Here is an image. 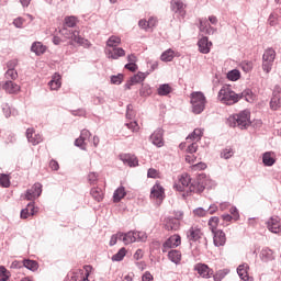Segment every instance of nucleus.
<instances>
[{
	"mask_svg": "<svg viewBox=\"0 0 281 281\" xmlns=\"http://www.w3.org/2000/svg\"><path fill=\"white\" fill-rule=\"evenodd\" d=\"M200 32H203L204 34H214V27L210 25L207 19L200 20Z\"/></svg>",
	"mask_w": 281,
	"mask_h": 281,
	"instance_id": "31",
	"label": "nucleus"
},
{
	"mask_svg": "<svg viewBox=\"0 0 281 281\" xmlns=\"http://www.w3.org/2000/svg\"><path fill=\"white\" fill-rule=\"evenodd\" d=\"M217 100L222 102V104H226L232 106V104H236L239 100H245L246 102H254L256 100V94L251 89H245L241 93H236L229 86H223L217 94Z\"/></svg>",
	"mask_w": 281,
	"mask_h": 281,
	"instance_id": "1",
	"label": "nucleus"
},
{
	"mask_svg": "<svg viewBox=\"0 0 281 281\" xmlns=\"http://www.w3.org/2000/svg\"><path fill=\"white\" fill-rule=\"evenodd\" d=\"M90 194L94 199V201H98V203H100V201L104 199V192L100 188H92L90 190Z\"/></svg>",
	"mask_w": 281,
	"mask_h": 281,
	"instance_id": "37",
	"label": "nucleus"
},
{
	"mask_svg": "<svg viewBox=\"0 0 281 281\" xmlns=\"http://www.w3.org/2000/svg\"><path fill=\"white\" fill-rule=\"evenodd\" d=\"M160 58L164 63H171V60L175 58V50L167 49L161 54Z\"/></svg>",
	"mask_w": 281,
	"mask_h": 281,
	"instance_id": "40",
	"label": "nucleus"
},
{
	"mask_svg": "<svg viewBox=\"0 0 281 281\" xmlns=\"http://www.w3.org/2000/svg\"><path fill=\"white\" fill-rule=\"evenodd\" d=\"M124 196H126V189L124 187H119L113 193L114 203H120Z\"/></svg>",
	"mask_w": 281,
	"mask_h": 281,
	"instance_id": "35",
	"label": "nucleus"
},
{
	"mask_svg": "<svg viewBox=\"0 0 281 281\" xmlns=\"http://www.w3.org/2000/svg\"><path fill=\"white\" fill-rule=\"evenodd\" d=\"M227 78H228V80H232V82H236V80H240V70L233 69V70L228 71Z\"/></svg>",
	"mask_w": 281,
	"mask_h": 281,
	"instance_id": "43",
	"label": "nucleus"
},
{
	"mask_svg": "<svg viewBox=\"0 0 281 281\" xmlns=\"http://www.w3.org/2000/svg\"><path fill=\"white\" fill-rule=\"evenodd\" d=\"M65 23L67 27H76V23H78V19L76 16L70 15L65 18Z\"/></svg>",
	"mask_w": 281,
	"mask_h": 281,
	"instance_id": "50",
	"label": "nucleus"
},
{
	"mask_svg": "<svg viewBox=\"0 0 281 281\" xmlns=\"http://www.w3.org/2000/svg\"><path fill=\"white\" fill-rule=\"evenodd\" d=\"M180 225L181 224L178 218L167 217L165 220V229H167V232H177V229H179Z\"/></svg>",
	"mask_w": 281,
	"mask_h": 281,
	"instance_id": "24",
	"label": "nucleus"
},
{
	"mask_svg": "<svg viewBox=\"0 0 281 281\" xmlns=\"http://www.w3.org/2000/svg\"><path fill=\"white\" fill-rule=\"evenodd\" d=\"M121 43H122V38H120L119 36L112 35L106 41L105 49H113L117 47V45H121Z\"/></svg>",
	"mask_w": 281,
	"mask_h": 281,
	"instance_id": "33",
	"label": "nucleus"
},
{
	"mask_svg": "<svg viewBox=\"0 0 281 281\" xmlns=\"http://www.w3.org/2000/svg\"><path fill=\"white\" fill-rule=\"evenodd\" d=\"M221 157L222 159H232V157H234V149H232V147L223 149L221 153Z\"/></svg>",
	"mask_w": 281,
	"mask_h": 281,
	"instance_id": "49",
	"label": "nucleus"
},
{
	"mask_svg": "<svg viewBox=\"0 0 281 281\" xmlns=\"http://www.w3.org/2000/svg\"><path fill=\"white\" fill-rule=\"evenodd\" d=\"M105 54L108 58H111L112 60H119V58L126 56V50L116 46L114 48H105Z\"/></svg>",
	"mask_w": 281,
	"mask_h": 281,
	"instance_id": "16",
	"label": "nucleus"
},
{
	"mask_svg": "<svg viewBox=\"0 0 281 281\" xmlns=\"http://www.w3.org/2000/svg\"><path fill=\"white\" fill-rule=\"evenodd\" d=\"M205 94L203 92H193L191 93V106L192 112L195 115H201L202 111H205V104H206Z\"/></svg>",
	"mask_w": 281,
	"mask_h": 281,
	"instance_id": "3",
	"label": "nucleus"
},
{
	"mask_svg": "<svg viewBox=\"0 0 281 281\" xmlns=\"http://www.w3.org/2000/svg\"><path fill=\"white\" fill-rule=\"evenodd\" d=\"M23 23H25V20H23V18H18L13 21V25L19 29L23 27Z\"/></svg>",
	"mask_w": 281,
	"mask_h": 281,
	"instance_id": "62",
	"label": "nucleus"
},
{
	"mask_svg": "<svg viewBox=\"0 0 281 281\" xmlns=\"http://www.w3.org/2000/svg\"><path fill=\"white\" fill-rule=\"evenodd\" d=\"M4 78L5 80L14 81L19 78V72L16 71V69H8L4 72Z\"/></svg>",
	"mask_w": 281,
	"mask_h": 281,
	"instance_id": "41",
	"label": "nucleus"
},
{
	"mask_svg": "<svg viewBox=\"0 0 281 281\" xmlns=\"http://www.w3.org/2000/svg\"><path fill=\"white\" fill-rule=\"evenodd\" d=\"M148 236L144 232H128V233H121V240L124 245H131L133 243H146Z\"/></svg>",
	"mask_w": 281,
	"mask_h": 281,
	"instance_id": "4",
	"label": "nucleus"
},
{
	"mask_svg": "<svg viewBox=\"0 0 281 281\" xmlns=\"http://www.w3.org/2000/svg\"><path fill=\"white\" fill-rule=\"evenodd\" d=\"M198 181L204 187V190H212V188H216V181L212 180L207 175L201 173L198 176Z\"/></svg>",
	"mask_w": 281,
	"mask_h": 281,
	"instance_id": "20",
	"label": "nucleus"
},
{
	"mask_svg": "<svg viewBox=\"0 0 281 281\" xmlns=\"http://www.w3.org/2000/svg\"><path fill=\"white\" fill-rule=\"evenodd\" d=\"M126 256V248H121L115 255L112 256L113 262H122Z\"/></svg>",
	"mask_w": 281,
	"mask_h": 281,
	"instance_id": "39",
	"label": "nucleus"
},
{
	"mask_svg": "<svg viewBox=\"0 0 281 281\" xmlns=\"http://www.w3.org/2000/svg\"><path fill=\"white\" fill-rule=\"evenodd\" d=\"M85 276V270L83 269H77L74 272H70L68 274L69 281H78V280H82Z\"/></svg>",
	"mask_w": 281,
	"mask_h": 281,
	"instance_id": "38",
	"label": "nucleus"
},
{
	"mask_svg": "<svg viewBox=\"0 0 281 281\" xmlns=\"http://www.w3.org/2000/svg\"><path fill=\"white\" fill-rule=\"evenodd\" d=\"M2 89L5 93H9V95H16V93L21 91V86L12 80H5L2 82Z\"/></svg>",
	"mask_w": 281,
	"mask_h": 281,
	"instance_id": "12",
	"label": "nucleus"
},
{
	"mask_svg": "<svg viewBox=\"0 0 281 281\" xmlns=\"http://www.w3.org/2000/svg\"><path fill=\"white\" fill-rule=\"evenodd\" d=\"M47 50V47L43 45L41 42H34L31 46V52L35 54V56H43L45 52Z\"/></svg>",
	"mask_w": 281,
	"mask_h": 281,
	"instance_id": "28",
	"label": "nucleus"
},
{
	"mask_svg": "<svg viewBox=\"0 0 281 281\" xmlns=\"http://www.w3.org/2000/svg\"><path fill=\"white\" fill-rule=\"evenodd\" d=\"M273 63H276V49L267 48L262 55V71H265V74H271V69H273Z\"/></svg>",
	"mask_w": 281,
	"mask_h": 281,
	"instance_id": "5",
	"label": "nucleus"
},
{
	"mask_svg": "<svg viewBox=\"0 0 281 281\" xmlns=\"http://www.w3.org/2000/svg\"><path fill=\"white\" fill-rule=\"evenodd\" d=\"M213 234V243L215 247H225V243H227V237L225 236V232L222 229L215 231Z\"/></svg>",
	"mask_w": 281,
	"mask_h": 281,
	"instance_id": "18",
	"label": "nucleus"
},
{
	"mask_svg": "<svg viewBox=\"0 0 281 281\" xmlns=\"http://www.w3.org/2000/svg\"><path fill=\"white\" fill-rule=\"evenodd\" d=\"M61 77L58 72H55L53 75L52 80L48 82V87L50 88L52 91H58L60 87H63V82L60 81Z\"/></svg>",
	"mask_w": 281,
	"mask_h": 281,
	"instance_id": "26",
	"label": "nucleus"
},
{
	"mask_svg": "<svg viewBox=\"0 0 281 281\" xmlns=\"http://www.w3.org/2000/svg\"><path fill=\"white\" fill-rule=\"evenodd\" d=\"M199 148V145H196V142H193V143H191L189 146H188V153H190L191 155L193 154V153H195L196 151V149Z\"/></svg>",
	"mask_w": 281,
	"mask_h": 281,
	"instance_id": "60",
	"label": "nucleus"
},
{
	"mask_svg": "<svg viewBox=\"0 0 281 281\" xmlns=\"http://www.w3.org/2000/svg\"><path fill=\"white\" fill-rule=\"evenodd\" d=\"M149 142L156 146L157 148H162L164 146V130L157 128L154 133L149 136Z\"/></svg>",
	"mask_w": 281,
	"mask_h": 281,
	"instance_id": "11",
	"label": "nucleus"
},
{
	"mask_svg": "<svg viewBox=\"0 0 281 281\" xmlns=\"http://www.w3.org/2000/svg\"><path fill=\"white\" fill-rule=\"evenodd\" d=\"M23 265L25 269H29L30 271H36V269H38V263L34 260L25 259Z\"/></svg>",
	"mask_w": 281,
	"mask_h": 281,
	"instance_id": "42",
	"label": "nucleus"
},
{
	"mask_svg": "<svg viewBox=\"0 0 281 281\" xmlns=\"http://www.w3.org/2000/svg\"><path fill=\"white\" fill-rule=\"evenodd\" d=\"M209 227L212 233L216 232V228L218 227V217L217 216H213L209 220Z\"/></svg>",
	"mask_w": 281,
	"mask_h": 281,
	"instance_id": "48",
	"label": "nucleus"
},
{
	"mask_svg": "<svg viewBox=\"0 0 281 281\" xmlns=\"http://www.w3.org/2000/svg\"><path fill=\"white\" fill-rule=\"evenodd\" d=\"M267 228L272 234H280L281 233V218L279 216L270 217L267 222Z\"/></svg>",
	"mask_w": 281,
	"mask_h": 281,
	"instance_id": "15",
	"label": "nucleus"
},
{
	"mask_svg": "<svg viewBox=\"0 0 281 281\" xmlns=\"http://www.w3.org/2000/svg\"><path fill=\"white\" fill-rule=\"evenodd\" d=\"M117 240H122V233L112 235V237L110 239V246L113 247V245H117Z\"/></svg>",
	"mask_w": 281,
	"mask_h": 281,
	"instance_id": "55",
	"label": "nucleus"
},
{
	"mask_svg": "<svg viewBox=\"0 0 281 281\" xmlns=\"http://www.w3.org/2000/svg\"><path fill=\"white\" fill-rule=\"evenodd\" d=\"M241 69L246 74H249V71H251V69H254V63L252 61H243Z\"/></svg>",
	"mask_w": 281,
	"mask_h": 281,
	"instance_id": "52",
	"label": "nucleus"
},
{
	"mask_svg": "<svg viewBox=\"0 0 281 281\" xmlns=\"http://www.w3.org/2000/svg\"><path fill=\"white\" fill-rule=\"evenodd\" d=\"M43 194V184L36 182L31 189L26 190L24 199L26 201H36Z\"/></svg>",
	"mask_w": 281,
	"mask_h": 281,
	"instance_id": "7",
	"label": "nucleus"
},
{
	"mask_svg": "<svg viewBox=\"0 0 281 281\" xmlns=\"http://www.w3.org/2000/svg\"><path fill=\"white\" fill-rule=\"evenodd\" d=\"M281 106V88L280 86H276L272 92V98L270 100V109L272 111H278Z\"/></svg>",
	"mask_w": 281,
	"mask_h": 281,
	"instance_id": "10",
	"label": "nucleus"
},
{
	"mask_svg": "<svg viewBox=\"0 0 281 281\" xmlns=\"http://www.w3.org/2000/svg\"><path fill=\"white\" fill-rule=\"evenodd\" d=\"M165 190L164 187H161V184L156 183L154 184V187L151 188L150 191V199H156L157 201H162V199H165Z\"/></svg>",
	"mask_w": 281,
	"mask_h": 281,
	"instance_id": "19",
	"label": "nucleus"
},
{
	"mask_svg": "<svg viewBox=\"0 0 281 281\" xmlns=\"http://www.w3.org/2000/svg\"><path fill=\"white\" fill-rule=\"evenodd\" d=\"M138 27H140V30H146V32H148V30H150L148 27V21H146V20H139Z\"/></svg>",
	"mask_w": 281,
	"mask_h": 281,
	"instance_id": "61",
	"label": "nucleus"
},
{
	"mask_svg": "<svg viewBox=\"0 0 281 281\" xmlns=\"http://www.w3.org/2000/svg\"><path fill=\"white\" fill-rule=\"evenodd\" d=\"M203 190H205V187L201 183V181H199V178H198L196 181L191 182L187 193L188 192L201 193L203 192Z\"/></svg>",
	"mask_w": 281,
	"mask_h": 281,
	"instance_id": "32",
	"label": "nucleus"
},
{
	"mask_svg": "<svg viewBox=\"0 0 281 281\" xmlns=\"http://www.w3.org/2000/svg\"><path fill=\"white\" fill-rule=\"evenodd\" d=\"M151 94H153V89H150V86L143 85L139 90V95H142V98H148V95H151Z\"/></svg>",
	"mask_w": 281,
	"mask_h": 281,
	"instance_id": "45",
	"label": "nucleus"
},
{
	"mask_svg": "<svg viewBox=\"0 0 281 281\" xmlns=\"http://www.w3.org/2000/svg\"><path fill=\"white\" fill-rule=\"evenodd\" d=\"M191 183L192 178H190V175L183 173L182 176H180L179 181L175 186V188L178 190V192H188Z\"/></svg>",
	"mask_w": 281,
	"mask_h": 281,
	"instance_id": "9",
	"label": "nucleus"
},
{
	"mask_svg": "<svg viewBox=\"0 0 281 281\" xmlns=\"http://www.w3.org/2000/svg\"><path fill=\"white\" fill-rule=\"evenodd\" d=\"M168 258L175 265H179L181 262V251H179V250H170L168 252Z\"/></svg>",
	"mask_w": 281,
	"mask_h": 281,
	"instance_id": "36",
	"label": "nucleus"
},
{
	"mask_svg": "<svg viewBox=\"0 0 281 281\" xmlns=\"http://www.w3.org/2000/svg\"><path fill=\"white\" fill-rule=\"evenodd\" d=\"M170 91H172V88H170V85L168 83L160 85L158 88V95H168Z\"/></svg>",
	"mask_w": 281,
	"mask_h": 281,
	"instance_id": "44",
	"label": "nucleus"
},
{
	"mask_svg": "<svg viewBox=\"0 0 281 281\" xmlns=\"http://www.w3.org/2000/svg\"><path fill=\"white\" fill-rule=\"evenodd\" d=\"M203 233H201V228L196 226H192L190 229L187 231V238L189 241L196 243L201 238Z\"/></svg>",
	"mask_w": 281,
	"mask_h": 281,
	"instance_id": "23",
	"label": "nucleus"
},
{
	"mask_svg": "<svg viewBox=\"0 0 281 281\" xmlns=\"http://www.w3.org/2000/svg\"><path fill=\"white\" fill-rule=\"evenodd\" d=\"M260 259L262 262H271V260H274L276 257L273 256V250L269 248H263L260 252Z\"/></svg>",
	"mask_w": 281,
	"mask_h": 281,
	"instance_id": "30",
	"label": "nucleus"
},
{
	"mask_svg": "<svg viewBox=\"0 0 281 281\" xmlns=\"http://www.w3.org/2000/svg\"><path fill=\"white\" fill-rule=\"evenodd\" d=\"M249 266L247 263H243L240 266H238L237 268V273L239 276V278L244 281L249 280Z\"/></svg>",
	"mask_w": 281,
	"mask_h": 281,
	"instance_id": "29",
	"label": "nucleus"
},
{
	"mask_svg": "<svg viewBox=\"0 0 281 281\" xmlns=\"http://www.w3.org/2000/svg\"><path fill=\"white\" fill-rule=\"evenodd\" d=\"M146 72H138L137 75H134L132 77V82L134 85H138L139 82H144V80H146Z\"/></svg>",
	"mask_w": 281,
	"mask_h": 281,
	"instance_id": "47",
	"label": "nucleus"
},
{
	"mask_svg": "<svg viewBox=\"0 0 281 281\" xmlns=\"http://www.w3.org/2000/svg\"><path fill=\"white\" fill-rule=\"evenodd\" d=\"M227 276V272L220 270L213 276L214 281H222Z\"/></svg>",
	"mask_w": 281,
	"mask_h": 281,
	"instance_id": "54",
	"label": "nucleus"
},
{
	"mask_svg": "<svg viewBox=\"0 0 281 281\" xmlns=\"http://www.w3.org/2000/svg\"><path fill=\"white\" fill-rule=\"evenodd\" d=\"M91 137V132L89 130H82L80 136L75 140V146L81 148V150H87V139Z\"/></svg>",
	"mask_w": 281,
	"mask_h": 281,
	"instance_id": "17",
	"label": "nucleus"
},
{
	"mask_svg": "<svg viewBox=\"0 0 281 281\" xmlns=\"http://www.w3.org/2000/svg\"><path fill=\"white\" fill-rule=\"evenodd\" d=\"M59 34L64 36V38H68L69 41H74L75 43H78V45H85L87 43V40L80 36V32L69 30V29H61L59 30Z\"/></svg>",
	"mask_w": 281,
	"mask_h": 281,
	"instance_id": "6",
	"label": "nucleus"
},
{
	"mask_svg": "<svg viewBox=\"0 0 281 281\" xmlns=\"http://www.w3.org/2000/svg\"><path fill=\"white\" fill-rule=\"evenodd\" d=\"M198 47L200 54H210V50L212 49V42L207 37H202L198 42Z\"/></svg>",
	"mask_w": 281,
	"mask_h": 281,
	"instance_id": "22",
	"label": "nucleus"
},
{
	"mask_svg": "<svg viewBox=\"0 0 281 281\" xmlns=\"http://www.w3.org/2000/svg\"><path fill=\"white\" fill-rule=\"evenodd\" d=\"M228 125L233 128H240V131H246L251 126V112L249 110H244L237 114H233L227 120Z\"/></svg>",
	"mask_w": 281,
	"mask_h": 281,
	"instance_id": "2",
	"label": "nucleus"
},
{
	"mask_svg": "<svg viewBox=\"0 0 281 281\" xmlns=\"http://www.w3.org/2000/svg\"><path fill=\"white\" fill-rule=\"evenodd\" d=\"M205 168H207V165H205L204 162L193 165V170H205Z\"/></svg>",
	"mask_w": 281,
	"mask_h": 281,
	"instance_id": "63",
	"label": "nucleus"
},
{
	"mask_svg": "<svg viewBox=\"0 0 281 281\" xmlns=\"http://www.w3.org/2000/svg\"><path fill=\"white\" fill-rule=\"evenodd\" d=\"M26 138L32 146H38L43 142V135L36 133L34 128L26 130Z\"/></svg>",
	"mask_w": 281,
	"mask_h": 281,
	"instance_id": "14",
	"label": "nucleus"
},
{
	"mask_svg": "<svg viewBox=\"0 0 281 281\" xmlns=\"http://www.w3.org/2000/svg\"><path fill=\"white\" fill-rule=\"evenodd\" d=\"M120 159L125 166H130V168H135V166H137V164L139 162L137 160V157L131 154H121Z\"/></svg>",
	"mask_w": 281,
	"mask_h": 281,
	"instance_id": "21",
	"label": "nucleus"
},
{
	"mask_svg": "<svg viewBox=\"0 0 281 281\" xmlns=\"http://www.w3.org/2000/svg\"><path fill=\"white\" fill-rule=\"evenodd\" d=\"M122 80H124L123 75H117V76H112L111 77L112 85H122Z\"/></svg>",
	"mask_w": 281,
	"mask_h": 281,
	"instance_id": "56",
	"label": "nucleus"
},
{
	"mask_svg": "<svg viewBox=\"0 0 281 281\" xmlns=\"http://www.w3.org/2000/svg\"><path fill=\"white\" fill-rule=\"evenodd\" d=\"M181 245V236L172 235L170 236L162 245V251L166 252L168 249H175V247H179Z\"/></svg>",
	"mask_w": 281,
	"mask_h": 281,
	"instance_id": "13",
	"label": "nucleus"
},
{
	"mask_svg": "<svg viewBox=\"0 0 281 281\" xmlns=\"http://www.w3.org/2000/svg\"><path fill=\"white\" fill-rule=\"evenodd\" d=\"M262 161L266 166H273V164H276V159L271 156V153H265Z\"/></svg>",
	"mask_w": 281,
	"mask_h": 281,
	"instance_id": "46",
	"label": "nucleus"
},
{
	"mask_svg": "<svg viewBox=\"0 0 281 281\" xmlns=\"http://www.w3.org/2000/svg\"><path fill=\"white\" fill-rule=\"evenodd\" d=\"M88 181H89V183H90L91 186L95 184L97 181H98V173H95V172H90V173L88 175Z\"/></svg>",
	"mask_w": 281,
	"mask_h": 281,
	"instance_id": "57",
	"label": "nucleus"
},
{
	"mask_svg": "<svg viewBox=\"0 0 281 281\" xmlns=\"http://www.w3.org/2000/svg\"><path fill=\"white\" fill-rule=\"evenodd\" d=\"M142 280L143 281H153V274H150V272H145Z\"/></svg>",
	"mask_w": 281,
	"mask_h": 281,
	"instance_id": "64",
	"label": "nucleus"
},
{
	"mask_svg": "<svg viewBox=\"0 0 281 281\" xmlns=\"http://www.w3.org/2000/svg\"><path fill=\"white\" fill-rule=\"evenodd\" d=\"M203 137V128H195L192 134L187 137V142H201Z\"/></svg>",
	"mask_w": 281,
	"mask_h": 281,
	"instance_id": "34",
	"label": "nucleus"
},
{
	"mask_svg": "<svg viewBox=\"0 0 281 281\" xmlns=\"http://www.w3.org/2000/svg\"><path fill=\"white\" fill-rule=\"evenodd\" d=\"M16 65H19V60L11 59L7 63V69H16Z\"/></svg>",
	"mask_w": 281,
	"mask_h": 281,
	"instance_id": "59",
	"label": "nucleus"
},
{
	"mask_svg": "<svg viewBox=\"0 0 281 281\" xmlns=\"http://www.w3.org/2000/svg\"><path fill=\"white\" fill-rule=\"evenodd\" d=\"M193 213L195 216L203 217V216H205V214H207V211H205V209H203V207H198L193 211Z\"/></svg>",
	"mask_w": 281,
	"mask_h": 281,
	"instance_id": "58",
	"label": "nucleus"
},
{
	"mask_svg": "<svg viewBox=\"0 0 281 281\" xmlns=\"http://www.w3.org/2000/svg\"><path fill=\"white\" fill-rule=\"evenodd\" d=\"M171 10L172 12H176V14L183 16L186 14V4L181 0H172Z\"/></svg>",
	"mask_w": 281,
	"mask_h": 281,
	"instance_id": "25",
	"label": "nucleus"
},
{
	"mask_svg": "<svg viewBox=\"0 0 281 281\" xmlns=\"http://www.w3.org/2000/svg\"><path fill=\"white\" fill-rule=\"evenodd\" d=\"M125 126L132 131V133H137V131H139V124H137L136 121L131 122V123H126Z\"/></svg>",
	"mask_w": 281,
	"mask_h": 281,
	"instance_id": "53",
	"label": "nucleus"
},
{
	"mask_svg": "<svg viewBox=\"0 0 281 281\" xmlns=\"http://www.w3.org/2000/svg\"><path fill=\"white\" fill-rule=\"evenodd\" d=\"M193 271H196L201 278L210 279L214 276V271L210 269L209 265L205 263H195L193 267Z\"/></svg>",
	"mask_w": 281,
	"mask_h": 281,
	"instance_id": "8",
	"label": "nucleus"
},
{
	"mask_svg": "<svg viewBox=\"0 0 281 281\" xmlns=\"http://www.w3.org/2000/svg\"><path fill=\"white\" fill-rule=\"evenodd\" d=\"M38 212V209L34 207V202H30L25 209L20 213L21 218H27L30 215L34 216Z\"/></svg>",
	"mask_w": 281,
	"mask_h": 281,
	"instance_id": "27",
	"label": "nucleus"
},
{
	"mask_svg": "<svg viewBox=\"0 0 281 281\" xmlns=\"http://www.w3.org/2000/svg\"><path fill=\"white\" fill-rule=\"evenodd\" d=\"M0 186L2 188H8L10 186V176L9 175L2 173L0 176Z\"/></svg>",
	"mask_w": 281,
	"mask_h": 281,
	"instance_id": "51",
	"label": "nucleus"
}]
</instances>
